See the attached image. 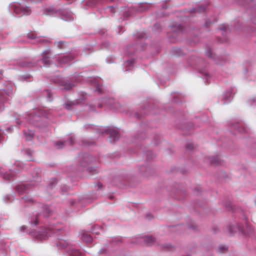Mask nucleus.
<instances>
[{
  "label": "nucleus",
  "instance_id": "9b49d317",
  "mask_svg": "<svg viewBox=\"0 0 256 256\" xmlns=\"http://www.w3.org/2000/svg\"><path fill=\"white\" fill-rule=\"evenodd\" d=\"M12 92V89H4L0 90V112L4 109L3 103L6 100V95L10 96Z\"/></svg>",
  "mask_w": 256,
  "mask_h": 256
},
{
  "label": "nucleus",
  "instance_id": "c85d7f7f",
  "mask_svg": "<svg viewBox=\"0 0 256 256\" xmlns=\"http://www.w3.org/2000/svg\"><path fill=\"white\" fill-rule=\"evenodd\" d=\"M40 214H36L29 219V222L32 226H36L38 222V216Z\"/></svg>",
  "mask_w": 256,
  "mask_h": 256
},
{
  "label": "nucleus",
  "instance_id": "052dcab7",
  "mask_svg": "<svg viewBox=\"0 0 256 256\" xmlns=\"http://www.w3.org/2000/svg\"><path fill=\"white\" fill-rule=\"evenodd\" d=\"M3 132H2V130L0 129V141L2 140V134Z\"/></svg>",
  "mask_w": 256,
  "mask_h": 256
},
{
  "label": "nucleus",
  "instance_id": "69168bd1",
  "mask_svg": "<svg viewBox=\"0 0 256 256\" xmlns=\"http://www.w3.org/2000/svg\"><path fill=\"white\" fill-rule=\"evenodd\" d=\"M70 202V204H74L75 202H74V200H71V201Z\"/></svg>",
  "mask_w": 256,
  "mask_h": 256
},
{
  "label": "nucleus",
  "instance_id": "8fccbe9b",
  "mask_svg": "<svg viewBox=\"0 0 256 256\" xmlns=\"http://www.w3.org/2000/svg\"><path fill=\"white\" fill-rule=\"evenodd\" d=\"M212 22L210 21H206L205 23V26L208 27L211 24L214 22Z\"/></svg>",
  "mask_w": 256,
  "mask_h": 256
},
{
  "label": "nucleus",
  "instance_id": "e433bc0d",
  "mask_svg": "<svg viewBox=\"0 0 256 256\" xmlns=\"http://www.w3.org/2000/svg\"><path fill=\"white\" fill-rule=\"evenodd\" d=\"M206 56L211 58L215 59L214 54H213L212 50L211 49H208L206 52Z\"/></svg>",
  "mask_w": 256,
  "mask_h": 256
},
{
  "label": "nucleus",
  "instance_id": "37998d69",
  "mask_svg": "<svg viewBox=\"0 0 256 256\" xmlns=\"http://www.w3.org/2000/svg\"><path fill=\"white\" fill-rule=\"evenodd\" d=\"M65 42L64 41H60L54 43V44L58 48H63V46L64 45Z\"/></svg>",
  "mask_w": 256,
  "mask_h": 256
},
{
  "label": "nucleus",
  "instance_id": "5fc2aeb1",
  "mask_svg": "<svg viewBox=\"0 0 256 256\" xmlns=\"http://www.w3.org/2000/svg\"><path fill=\"white\" fill-rule=\"evenodd\" d=\"M152 218V216L151 214H146V218L148 220H150Z\"/></svg>",
  "mask_w": 256,
  "mask_h": 256
},
{
  "label": "nucleus",
  "instance_id": "6e6552de",
  "mask_svg": "<svg viewBox=\"0 0 256 256\" xmlns=\"http://www.w3.org/2000/svg\"><path fill=\"white\" fill-rule=\"evenodd\" d=\"M34 184L32 182H30L24 184H18L15 188L16 191L19 194H21L26 192V191L31 187L34 186Z\"/></svg>",
  "mask_w": 256,
  "mask_h": 256
},
{
  "label": "nucleus",
  "instance_id": "4c0bfd02",
  "mask_svg": "<svg viewBox=\"0 0 256 256\" xmlns=\"http://www.w3.org/2000/svg\"><path fill=\"white\" fill-rule=\"evenodd\" d=\"M44 94L46 95L47 96V100L48 101H51L52 100V94L50 92L49 90H46L44 92Z\"/></svg>",
  "mask_w": 256,
  "mask_h": 256
},
{
  "label": "nucleus",
  "instance_id": "680f3d73",
  "mask_svg": "<svg viewBox=\"0 0 256 256\" xmlns=\"http://www.w3.org/2000/svg\"><path fill=\"white\" fill-rule=\"evenodd\" d=\"M22 122V120H16V123L18 124H21V123Z\"/></svg>",
  "mask_w": 256,
  "mask_h": 256
},
{
  "label": "nucleus",
  "instance_id": "393cba45",
  "mask_svg": "<svg viewBox=\"0 0 256 256\" xmlns=\"http://www.w3.org/2000/svg\"><path fill=\"white\" fill-rule=\"evenodd\" d=\"M206 10V7L204 6H200L197 8H192L190 10V13L193 12H199L201 13L205 12Z\"/></svg>",
  "mask_w": 256,
  "mask_h": 256
},
{
  "label": "nucleus",
  "instance_id": "ddd939ff",
  "mask_svg": "<svg viewBox=\"0 0 256 256\" xmlns=\"http://www.w3.org/2000/svg\"><path fill=\"white\" fill-rule=\"evenodd\" d=\"M57 82L60 83V85L62 86V89L66 90H70L76 86L74 83L70 82L68 80L58 78Z\"/></svg>",
  "mask_w": 256,
  "mask_h": 256
},
{
  "label": "nucleus",
  "instance_id": "a211bd4d",
  "mask_svg": "<svg viewBox=\"0 0 256 256\" xmlns=\"http://www.w3.org/2000/svg\"><path fill=\"white\" fill-rule=\"evenodd\" d=\"M16 63L20 66L22 68H32L37 64L36 62H27L25 60H20Z\"/></svg>",
  "mask_w": 256,
  "mask_h": 256
},
{
  "label": "nucleus",
  "instance_id": "b1692460",
  "mask_svg": "<svg viewBox=\"0 0 256 256\" xmlns=\"http://www.w3.org/2000/svg\"><path fill=\"white\" fill-rule=\"evenodd\" d=\"M142 240L148 246L154 243V238L152 236H145L142 238Z\"/></svg>",
  "mask_w": 256,
  "mask_h": 256
},
{
  "label": "nucleus",
  "instance_id": "423d86ee",
  "mask_svg": "<svg viewBox=\"0 0 256 256\" xmlns=\"http://www.w3.org/2000/svg\"><path fill=\"white\" fill-rule=\"evenodd\" d=\"M227 228L230 234L236 232H240L244 234H246V233L248 234V232L246 231L243 226L238 224H230L228 226Z\"/></svg>",
  "mask_w": 256,
  "mask_h": 256
},
{
  "label": "nucleus",
  "instance_id": "49530a36",
  "mask_svg": "<svg viewBox=\"0 0 256 256\" xmlns=\"http://www.w3.org/2000/svg\"><path fill=\"white\" fill-rule=\"evenodd\" d=\"M88 162L86 160H84V162H80V166L82 168H85L87 166Z\"/></svg>",
  "mask_w": 256,
  "mask_h": 256
},
{
  "label": "nucleus",
  "instance_id": "4d7b16f0",
  "mask_svg": "<svg viewBox=\"0 0 256 256\" xmlns=\"http://www.w3.org/2000/svg\"><path fill=\"white\" fill-rule=\"evenodd\" d=\"M102 184L100 182L98 183L97 186H98V189H100V188L102 186Z\"/></svg>",
  "mask_w": 256,
  "mask_h": 256
},
{
  "label": "nucleus",
  "instance_id": "dca6fc26",
  "mask_svg": "<svg viewBox=\"0 0 256 256\" xmlns=\"http://www.w3.org/2000/svg\"><path fill=\"white\" fill-rule=\"evenodd\" d=\"M28 37L29 38L35 40L36 42L34 43H45L48 42V40H46L42 38L37 37L36 34L34 32H30L28 34Z\"/></svg>",
  "mask_w": 256,
  "mask_h": 256
},
{
  "label": "nucleus",
  "instance_id": "de8ad7c7",
  "mask_svg": "<svg viewBox=\"0 0 256 256\" xmlns=\"http://www.w3.org/2000/svg\"><path fill=\"white\" fill-rule=\"evenodd\" d=\"M186 148L188 150H192L194 148V144H188L186 145Z\"/></svg>",
  "mask_w": 256,
  "mask_h": 256
},
{
  "label": "nucleus",
  "instance_id": "1a4fd4ad",
  "mask_svg": "<svg viewBox=\"0 0 256 256\" xmlns=\"http://www.w3.org/2000/svg\"><path fill=\"white\" fill-rule=\"evenodd\" d=\"M106 132L110 135V139L111 142L117 140L120 137L118 130L114 128H110L106 130Z\"/></svg>",
  "mask_w": 256,
  "mask_h": 256
},
{
  "label": "nucleus",
  "instance_id": "338daca9",
  "mask_svg": "<svg viewBox=\"0 0 256 256\" xmlns=\"http://www.w3.org/2000/svg\"><path fill=\"white\" fill-rule=\"evenodd\" d=\"M16 164H17L18 166H21L22 164L21 163H20V162H18Z\"/></svg>",
  "mask_w": 256,
  "mask_h": 256
},
{
  "label": "nucleus",
  "instance_id": "c03bdc74",
  "mask_svg": "<svg viewBox=\"0 0 256 256\" xmlns=\"http://www.w3.org/2000/svg\"><path fill=\"white\" fill-rule=\"evenodd\" d=\"M162 248L166 250H170L172 248V245L170 244H162Z\"/></svg>",
  "mask_w": 256,
  "mask_h": 256
},
{
  "label": "nucleus",
  "instance_id": "c9c22d12",
  "mask_svg": "<svg viewBox=\"0 0 256 256\" xmlns=\"http://www.w3.org/2000/svg\"><path fill=\"white\" fill-rule=\"evenodd\" d=\"M228 248L226 246L221 244L218 248V251L219 252H224L226 251Z\"/></svg>",
  "mask_w": 256,
  "mask_h": 256
},
{
  "label": "nucleus",
  "instance_id": "e2e57ef3",
  "mask_svg": "<svg viewBox=\"0 0 256 256\" xmlns=\"http://www.w3.org/2000/svg\"><path fill=\"white\" fill-rule=\"evenodd\" d=\"M107 100H108V98H102V101L103 102H106L107 101Z\"/></svg>",
  "mask_w": 256,
  "mask_h": 256
},
{
  "label": "nucleus",
  "instance_id": "2f4dec72",
  "mask_svg": "<svg viewBox=\"0 0 256 256\" xmlns=\"http://www.w3.org/2000/svg\"><path fill=\"white\" fill-rule=\"evenodd\" d=\"M92 232L96 234H99L102 232L101 226H95L92 230Z\"/></svg>",
  "mask_w": 256,
  "mask_h": 256
},
{
  "label": "nucleus",
  "instance_id": "aec40b11",
  "mask_svg": "<svg viewBox=\"0 0 256 256\" xmlns=\"http://www.w3.org/2000/svg\"><path fill=\"white\" fill-rule=\"evenodd\" d=\"M32 180L36 182H40L41 181V170L40 169L35 168L32 173Z\"/></svg>",
  "mask_w": 256,
  "mask_h": 256
},
{
  "label": "nucleus",
  "instance_id": "f8f14e48",
  "mask_svg": "<svg viewBox=\"0 0 256 256\" xmlns=\"http://www.w3.org/2000/svg\"><path fill=\"white\" fill-rule=\"evenodd\" d=\"M74 58V56L68 54L64 56H58V64H68L71 62Z\"/></svg>",
  "mask_w": 256,
  "mask_h": 256
},
{
  "label": "nucleus",
  "instance_id": "f3484780",
  "mask_svg": "<svg viewBox=\"0 0 256 256\" xmlns=\"http://www.w3.org/2000/svg\"><path fill=\"white\" fill-rule=\"evenodd\" d=\"M205 161L214 165L222 164V160L218 156H212L206 158Z\"/></svg>",
  "mask_w": 256,
  "mask_h": 256
},
{
  "label": "nucleus",
  "instance_id": "bb28decb",
  "mask_svg": "<svg viewBox=\"0 0 256 256\" xmlns=\"http://www.w3.org/2000/svg\"><path fill=\"white\" fill-rule=\"evenodd\" d=\"M81 239L86 242H92V238L91 236L86 232H84L81 235Z\"/></svg>",
  "mask_w": 256,
  "mask_h": 256
},
{
  "label": "nucleus",
  "instance_id": "cd10ccee",
  "mask_svg": "<svg viewBox=\"0 0 256 256\" xmlns=\"http://www.w3.org/2000/svg\"><path fill=\"white\" fill-rule=\"evenodd\" d=\"M20 202L22 204H31L33 202V200L31 198L26 196L21 198Z\"/></svg>",
  "mask_w": 256,
  "mask_h": 256
},
{
  "label": "nucleus",
  "instance_id": "c756f323",
  "mask_svg": "<svg viewBox=\"0 0 256 256\" xmlns=\"http://www.w3.org/2000/svg\"><path fill=\"white\" fill-rule=\"evenodd\" d=\"M24 134L26 140H30L34 136V132L33 130H30L26 132L25 130L24 131Z\"/></svg>",
  "mask_w": 256,
  "mask_h": 256
},
{
  "label": "nucleus",
  "instance_id": "39448f33",
  "mask_svg": "<svg viewBox=\"0 0 256 256\" xmlns=\"http://www.w3.org/2000/svg\"><path fill=\"white\" fill-rule=\"evenodd\" d=\"M44 116V112L42 110H36L28 114L27 117L25 118L29 123L35 125L36 126H40V124H38L41 120V117Z\"/></svg>",
  "mask_w": 256,
  "mask_h": 256
},
{
  "label": "nucleus",
  "instance_id": "ea45409f",
  "mask_svg": "<svg viewBox=\"0 0 256 256\" xmlns=\"http://www.w3.org/2000/svg\"><path fill=\"white\" fill-rule=\"evenodd\" d=\"M236 0L240 4H242V5L250 4V1H251V0Z\"/></svg>",
  "mask_w": 256,
  "mask_h": 256
},
{
  "label": "nucleus",
  "instance_id": "a18cd8bd",
  "mask_svg": "<svg viewBox=\"0 0 256 256\" xmlns=\"http://www.w3.org/2000/svg\"><path fill=\"white\" fill-rule=\"evenodd\" d=\"M86 170L87 172H92V174L98 172L97 170L94 168H86Z\"/></svg>",
  "mask_w": 256,
  "mask_h": 256
},
{
  "label": "nucleus",
  "instance_id": "20e7f679",
  "mask_svg": "<svg viewBox=\"0 0 256 256\" xmlns=\"http://www.w3.org/2000/svg\"><path fill=\"white\" fill-rule=\"evenodd\" d=\"M190 60L192 62L190 64H194L196 65L195 68L202 74V78L206 79L208 81V78H210V76L204 68L206 66L205 62L202 59L198 58H190Z\"/></svg>",
  "mask_w": 256,
  "mask_h": 256
},
{
  "label": "nucleus",
  "instance_id": "3c124183",
  "mask_svg": "<svg viewBox=\"0 0 256 256\" xmlns=\"http://www.w3.org/2000/svg\"><path fill=\"white\" fill-rule=\"evenodd\" d=\"M225 206L226 209L228 210L232 209V205L230 204H228V205H226Z\"/></svg>",
  "mask_w": 256,
  "mask_h": 256
},
{
  "label": "nucleus",
  "instance_id": "2eb2a0df",
  "mask_svg": "<svg viewBox=\"0 0 256 256\" xmlns=\"http://www.w3.org/2000/svg\"><path fill=\"white\" fill-rule=\"evenodd\" d=\"M74 138L73 136H70L66 141H58L56 142V145L57 146L58 148H62L64 146L69 145L72 146L74 144Z\"/></svg>",
  "mask_w": 256,
  "mask_h": 256
},
{
  "label": "nucleus",
  "instance_id": "9d476101",
  "mask_svg": "<svg viewBox=\"0 0 256 256\" xmlns=\"http://www.w3.org/2000/svg\"><path fill=\"white\" fill-rule=\"evenodd\" d=\"M51 56L50 50H47L42 53V58L41 62L43 64V66H48L52 64V61L49 59Z\"/></svg>",
  "mask_w": 256,
  "mask_h": 256
},
{
  "label": "nucleus",
  "instance_id": "0e129e2a",
  "mask_svg": "<svg viewBox=\"0 0 256 256\" xmlns=\"http://www.w3.org/2000/svg\"><path fill=\"white\" fill-rule=\"evenodd\" d=\"M252 21L254 24H256V20H255L254 19H252Z\"/></svg>",
  "mask_w": 256,
  "mask_h": 256
},
{
  "label": "nucleus",
  "instance_id": "13d9d810",
  "mask_svg": "<svg viewBox=\"0 0 256 256\" xmlns=\"http://www.w3.org/2000/svg\"><path fill=\"white\" fill-rule=\"evenodd\" d=\"M66 190H67V188L65 186H64V188H61V190H62V192H64L66 191Z\"/></svg>",
  "mask_w": 256,
  "mask_h": 256
},
{
  "label": "nucleus",
  "instance_id": "bf43d9fd",
  "mask_svg": "<svg viewBox=\"0 0 256 256\" xmlns=\"http://www.w3.org/2000/svg\"><path fill=\"white\" fill-rule=\"evenodd\" d=\"M105 251H106V250L104 249V248H102L101 250H100V254L104 252Z\"/></svg>",
  "mask_w": 256,
  "mask_h": 256
},
{
  "label": "nucleus",
  "instance_id": "473e14b6",
  "mask_svg": "<svg viewBox=\"0 0 256 256\" xmlns=\"http://www.w3.org/2000/svg\"><path fill=\"white\" fill-rule=\"evenodd\" d=\"M172 52L176 56H180L182 54L181 49L178 48H173L172 50Z\"/></svg>",
  "mask_w": 256,
  "mask_h": 256
},
{
  "label": "nucleus",
  "instance_id": "4468645a",
  "mask_svg": "<svg viewBox=\"0 0 256 256\" xmlns=\"http://www.w3.org/2000/svg\"><path fill=\"white\" fill-rule=\"evenodd\" d=\"M113 0H86L84 4L88 7H92L98 4H102L112 2Z\"/></svg>",
  "mask_w": 256,
  "mask_h": 256
},
{
  "label": "nucleus",
  "instance_id": "f257e3e1",
  "mask_svg": "<svg viewBox=\"0 0 256 256\" xmlns=\"http://www.w3.org/2000/svg\"><path fill=\"white\" fill-rule=\"evenodd\" d=\"M70 230L68 226H50L48 228L40 227L38 230L26 232L40 240H44L48 236H53L58 240L56 242L58 248L64 250L68 256H84V254L82 250L76 248L70 242L64 238L68 234Z\"/></svg>",
  "mask_w": 256,
  "mask_h": 256
},
{
  "label": "nucleus",
  "instance_id": "7ed1b4c3",
  "mask_svg": "<svg viewBox=\"0 0 256 256\" xmlns=\"http://www.w3.org/2000/svg\"><path fill=\"white\" fill-rule=\"evenodd\" d=\"M8 8L10 12H13L19 16L30 15L32 12L30 6L16 2L10 4Z\"/></svg>",
  "mask_w": 256,
  "mask_h": 256
},
{
  "label": "nucleus",
  "instance_id": "f03ea898",
  "mask_svg": "<svg viewBox=\"0 0 256 256\" xmlns=\"http://www.w3.org/2000/svg\"><path fill=\"white\" fill-rule=\"evenodd\" d=\"M44 14L46 15L59 16L66 21H71L74 20V16L66 10H56L53 6L47 8L44 10Z\"/></svg>",
  "mask_w": 256,
  "mask_h": 256
},
{
  "label": "nucleus",
  "instance_id": "58836bf2",
  "mask_svg": "<svg viewBox=\"0 0 256 256\" xmlns=\"http://www.w3.org/2000/svg\"><path fill=\"white\" fill-rule=\"evenodd\" d=\"M75 104V102H68L65 104V108L68 110H70L72 108L73 105Z\"/></svg>",
  "mask_w": 256,
  "mask_h": 256
},
{
  "label": "nucleus",
  "instance_id": "a19ab883",
  "mask_svg": "<svg viewBox=\"0 0 256 256\" xmlns=\"http://www.w3.org/2000/svg\"><path fill=\"white\" fill-rule=\"evenodd\" d=\"M56 182H57V181L56 178L52 179L50 182V184L48 185V188H52L56 184Z\"/></svg>",
  "mask_w": 256,
  "mask_h": 256
},
{
  "label": "nucleus",
  "instance_id": "6ab92c4d",
  "mask_svg": "<svg viewBox=\"0 0 256 256\" xmlns=\"http://www.w3.org/2000/svg\"><path fill=\"white\" fill-rule=\"evenodd\" d=\"M150 5L146 3H142L134 6L133 8L138 12H143L149 8Z\"/></svg>",
  "mask_w": 256,
  "mask_h": 256
},
{
  "label": "nucleus",
  "instance_id": "0eeeda50",
  "mask_svg": "<svg viewBox=\"0 0 256 256\" xmlns=\"http://www.w3.org/2000/svg\"><path fill=\"white\" fill-rule=\"evenodd\" d=\"M233 89L230 88L226 91L221 96V103L226 104L230 102L233 97L234 92Z\"/></svg>",
  "mask_w": 256,
  "mask_h": 256
},
{
  "label": "nucleus",
  "instance_id": "7c9ffc66",
  "mask_svg": "<svg viewBox=\"0 0 256 256\" xmlns=\"http://www.w3.org/2000/svg\"><path fill=\"white\" fill-rule=\"evenodd\" d=\"M117 6H107L105 8V10L106 12L108 14H113L116 12V9L117 8Z\"/></svg>",
  "mask_w": 256,
  "mask_h": 256
},
{
  "label": "nucleus",
  "instance_id": "72a5a7b5",
  "mask_svg": "<svg viewBox=\"0 0 256 256\" xmlns=\"http://www.w3.org/2000/svg\"><path fill=\"white\" fill-rule=\"evenodd\" d=\"M172 29L173 31H176L177 32H182L183 28L181 25L178 24L177 26L172 27Z\"/></svg>",
  "mask_w": 256,
  "mask_h": 256
},
{
  "label": "nucleus",
  "instance_id": "a878e982",
  "mask_svg": "<svg viewBox=\"0 0 256 256\" xmlns=\"http://www.w3.org/2000/svg\"><path fill=\"white\" fill-rule=\"evenodd\" d=\"M134 62V60H129L124 63V66L126 68V71H129L132 70L133 64Z\"/></svg>",
  "mask_w": 256,
  "mask_h": 256
},
{
  "label": "nucleus",
  "instance_id": "412c9836",
  "mask_svg": "<svg viewBox=\"0 0 256 256\" xmlns=\"http://www.w3.org/2000/svg\"><path fill=\"white\" fill-rule=\"evenodd\" d=\"M232 128L238 130L240 133H246L248 132L247 128L242 124L236 123L232 126Z\"/></svg>",
  "mask_w": 256,
  "mask_h": 256
},
{
  "label": "nucleus",
  "instance_id": "5701e85b",
  "mask_svg": "<svg viewBox=\"0 0 256 256\" xmlns=\"http://www.w3.org/2000/svg\"><path fill=\"white\" fill-rule=\"evenodd\" d=\"M42 214L44 217L48 216L51 213V210L48 206L42 205Z\"/></svg>",
  "mask_w": 256,
  "mask_h": 256
},
{
  "label": "nucleus",
  "instance_id": "774afa93",
  "mask_svg": "<svg viewBox=\"0 0 256 256\" xmlns=\"http://www.w3.org/2000/svg\"><path fill=\"white\" fill-rule=\"evenodd\" d=\"M251 101L252 102H255V100L254 99H252V100H250L248 102H250Z\"/></svg>",
  "mask_w": 256,
  "mask_h": 256
},
{
  "label": "nucleus",
  "instance_id": "603ef678",
  "mask_svg": "<svg viewBox=\"0 0 256 256\" xmlns=\"http://www.w3.org/2000/svg\"><path fill=\"white\" fill-rule=\"evenodd\" d=\"M26 226H22L20 228V230L22 232H24L26 228Z\"/></svg>",
  "mask_w": 256,
  "mask_h": 256
},
{
  "label": "nucleus",
  "instance_id": "f704fd0d",
  "mask_svg": "<svg viewBox=\"0 0 256 256\" xmlns=\"http://www.w3.org/2000/svg\"><path fill=\"white\" fill-rule=\"evenodd\" d=\"M3 200L6 203H9L12 202V198L9 194H6L3 197Z\"/></svg>",
  "mask_w": 256,
  "mask_h": 256
},
{
  "label": "nucleus",
  "instance_id": "4be33fe9",
  "mask_svg": "<svg viewBox=\"0 0 256 256\" xmlns=\"http://www.w3.org/2000/svg\"><path fill=\"white\" fill-rule=\"evenodd\" d=\"M19 171V170H16V172H14L13 170H10L8 172H6V173H4L3 174L4 178L6 180H10L11 178H12L14 176L15 173L18 172Z\"/></svg>",
  "mask_w": 256,
  "mask_h": 256
},
{
  "label": "nucleus",
  "instance_id": "79ce46f5",
  "mask_svg": "<svg viewBox=\"0 0 256 256\" xmlns=\"http://www.w3.org/2000/svg\"><path fill=\"white\" fill-rule=\"evenodd\" d=\"M24 153L26 154L28 156H29L28 159L29 160H32L30 158V156L32 155V151L29 149H26L24 150Z\"/></svg>",
  "mask_w": 256,
  "mask_h": 256
},
{
  "label": "nucleus",
  "instance_id": "09e8293b",
  "mask_svg": "<svg viewBox=\"0 0 256 256\" xmlns=\"http://www.w3.org/2000/svg\"><path fill=\"white\" fill-rule=\"evenodd\" d=\"M102 88L101 86L99 84H97L96 86V91L98 92L99 93H100L102 92Z\"/></svg>",
  "mask_w": 256,
  "mask_h": 256
},
{
  "label": "nucleus",
  "instance_id": "864d4df0",
  "mask_svg": "<svg viewBox=\"0 0 256 256\" xmlns=\"http://www.w3.org/2000/svg\"><path fill=\"white\" fill-rule=\"evenodd\" d=\"M220 30H221L224 31L226 30V26H223L220 28Z\"/></svg>",
  "mask_w": 256,
  "mask_h": 256
},
{
  "label": "nucleus",
  "instance_id": "6e6d98bb",
  "mask_svg": "<svg viewBox=\"0 0 256 256\" xmlns=\"http://www.w3.org/2000/svg\"><path fill=\"white\" fill-rule=\"evenodd\" d=\"M12 126H10V127L6 129V130L7 132H11L12 131Z\"/></svg>",
  "mask_w": 256,
  "mask_h": 256
}]
</instances>
